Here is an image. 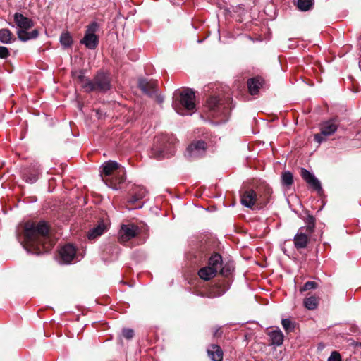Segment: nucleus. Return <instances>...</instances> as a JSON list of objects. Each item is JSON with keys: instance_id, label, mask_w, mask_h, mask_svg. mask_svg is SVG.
Segmentation results:
<instances>
[{"instance_id": "1", "label": "nucleus", "mask_w": 361, "mask_h": 361, "mask_svg": "<svg viewBox=\"0 0 361 361\" xmlns=\"http://www.w3.org/2000/svg\"><path fill=\"white\" fill-rule=\"evenodd\" d=\"M16 235L28 252L36 255L49 251L54 245V240L49 235V227L44 221L38 224L26 222L18 227Z\"/></svg>"}, {"instance_id": "2", "label": "nucleus", "mask_w": 361, "mask_h": 361, "mask_svg": "<svg viewBox=\"0 0 361 361\" xmlns=\"http://www.w3.org/2000/svg\"><path fill=\"white\" fill-rule=\"evenodd\" d=\"M173 98V108L180 115H185V110L191 111L195 109V92L191 89L176 90Z\"/></svg>"}, {"instance_id": "3", "label": "nucleus", "mask_w": 361, "mask_h": 361, "mask_svg": "<svg viewBox=\"0 0 361 361\" xmlns=\"http://www.w3.org/2000/svg\"><path fill=\"white\" fill-rule=\"evenodd\" d=\"M229 98L220 99L217 97H210L207 100V108L210 116L219 118V122L227 121L231 107L228 103Z\"/></svg>"}, {"instance_id": "4", "label": "nucleus", "mask_w": 361, "mask_h": 361, "mask_svg": "<svg viewBox=\"0 0 361 361\" xmlns=\"http://www.w3.org/2000/svg\"><path fill=\"white\" fill-rule=\"evenodd\" d=\"M171 145L172 142L168 135H161L156 137L152 147L151 156L157 159L169 157L171 154Z\"/></svg>"}, {"instance_id": "5", "label": "nucleus", "mask_w": 361, "mask_h": 361, "mask_svg": "<svg viewBox=\"0 0 361 361\" xmlns=\"http://www.w3.org/2000/svg\"><path fill=\"white\" fill-rule=\"evenodd\" d=\"M111 88V78L109 74L99 71L88 85V92L105 93Z\"/></svg>"}, {"instance_id": "6", "label": "nucleus", "mask_w": 361, "mask_h": 361, "mask_svg": "<svg viewBox=\"0 0 361 361\" xmlns=\"http://www.w3.org/2000/svg\"><path fill=\"white\" fill-rule=\"evenodd\" d=\"M98 27L99 25L96 22H92L87 26L85 36L80 41V43L84 44L87 49H94L98 46L99 39L95 35Z\"/></svg>"}, {"instance_id": "7", "label": "nucleus", "mask_w": 361, "mask_h": 361, "mask_svg": "<svg viewBox=\"0 0 361 361\" xmlns=\"http://www.w3.org/2000/svg\"><path fill=\"white\" fill-rule=\"evenodd\" d=\"M338 123L336 119H330L321 123L320 133L314 135V140L318 143L325 141L324 137L332 135L337 130Z\"/></svg>"}, {"instance_id": "8", "label": "nucleus", "mask_w": 361, "mask_h": 361, "mask_svg": "<svg viewBox=\"0 0 361 361\" xmlns=\"http://www.w3.org/2000/svg\"><path fill=\"white\" fill-rule=\"evenodd\" d=\"M207 145L202 140L192 142L187 148L188 156L191 159H196L202 157L206 152Z\"/></svg>"}, {"instance_id": "9", "label": "nucleus", "mask_w": 361, "mask_h": 361, "mask_svg": "<svg viewBox=\"0 0 361 361\" xmlns=\"http://www.w3.org/2000/svg\"><path fill=\"white\" fill-rule=\"evenodd\" d=\"M137 233V228L133 224L122 225L118 233L121 243H126L135 238Z\"/></svg>"}, {"instance_id": "10", "label": "nucleus", "mask_w": 361, "mask_h": 361, "mask_svg": "<svg viewBox=\"0 0 361 361\" xmlns=\"http://www.w3.org/2000/svg\"><path fill=\"white\" fill-rule=\"evenodd\" d=\"M138 87L145 94L152 97L157 93V82L154 80L140 78L138 80Z\"/></svg>"}, {"instance_id": "11", "label": "nucleus", "mask_w": 361, "mask_h": 361, "mask_svg": "<svg viewBox=\"0 0 361 361\" xmlns=\"http://www.w3.org/2000/svg\"><path fill=\"white\" fill-rule=\"evenodd\" d=\"M76 250L75 247L71 244H67L62 247L59 254L61 262L64 264L71 263L75 257Z\"/></svg>"}, {"instance_id": "12", "label": "nucleus", "mask_w": 361, "mask_h": 361, "mask_svg": "<svg viewBox=\"0 0 361 361\" xmlns=\"http://www.w3.org/2000/svg\"><path fill=\"white\" fill-rule=\"evenodd\" d=\"M300 176L307 182V183L312 186L314 190L318 192L322 190L321 183L313 173H310L307 169L302 168L300 170Z\"/></svg>"}, {"instance_id": "13", "label": "nucleus", "mask_w": 361, "mask_h": 361, "mask_svg": "<svg viewBox=\"0 0 361 361\" xmlns=\"http://www.w3.org/2000/svg\"><path fill=\"white\" fill-rule=\"evenodd\" d=\"M39 174V166L36 164L25 169L23 176L27 183H34L38 180Z\"/></svg>"}, {"instance_id": "14", "label": "nucleus", "mask_w": 361, "mask_h": 361, "mask_svg": "<svg viewBox=\"0 0 361 361\" xmlns=\"http://www.w3.org/2000/svg\"><path fill=\"white\" fill-rule=\"evenodd\" d=\"M14 22L16 24V25L19 27L18 30L27 31V30L31 28L33 26V23L32 20L19 13H15Z\"/></svg>"}, {"instance_id": "15", "label": "nucleus", "mask_w": 361, "mask_h": 361, "mask_svg": "<svg viewBox=\"0 0 361 361\" xmlns=\"http://www.w3.org/2000/svg\"><path fill=\"white\" fill-rule=\"evenodd\" d=\"M208 357L212 361H222L224 353L221 348L216 344H211L207 349Z\"/></svg>"}, {"instance_id": "16", "label": "nucleus", "mask_w": 361, "mask_h": 361, "mask_svg": "<svg viewBox=\"0 0 361 361\" xmlns=\"http://www.w3.org/2000/svg\"><path fill=\"white\" fill-rule=\"evenodd\" d=\"M257 201V194L252 190H246L241 196V203L247 208H252Z\"/></svg>"}, {"instance_id": "17", "label": "nucleus", "mask_w": 361, "mask_h": 361, "mask_svg": "<svg viewBox=\"0 0 361 361\" xmlns=\"http://www.w3.org/2000/svg\"><path fill=\"white\" fill-rule=\"evenodd\" d=\"M106 231V224H105L104 221H100L96 226L89 231L87 238L89 240H94Z\"/></svg>"}, {"instance_id": "18", "label": "nucleus", "mask_w": 361, "mask_h": 361, "mask_svg": "<svg viewBox=\"0 0 361 361\" xmlns=\"http://www.w3.org/2000/svg\"><path fill=\"white\" fill-rule=\"evenodd\" d=\"M303 229L304 228H300V231L294 237V244L298 249L305 248L309 242L307 235L302 232Z\"/></svg>"}, {"instance_id": "19", "label": "nucleus", "mask_w": 361, "mask_h": 361, "mask_svg": "<svg viewBox=\"0 0 361 361\" xmlns=\"http://www.w3.org/2000/svg\"><path fill=\"white\" fill-rule=\"evenodd\" d=\"M262 86V80L260 78H254L248 80L247 87L252 95L257 94Z\"/></svg>"}, {"instance_id": "20", "label": "nucleus", "mask_w": 361, "mask_h": 361, "mask_svg": "<svg viewBox=\"0 0 361 361\" xmlns=\"http://www.w3.org/2000/svg\"><path fill=\"white\" fill-rule=\"evenodd\" d=\"M267 334L270 337L272 345L279 346L283 344L284 336L280 329L269 331Z\"/></svg>"}, {"instance_id": "21", "label": "nucleus", "mask_w": 361, "mask_h": 361, "mask_svg": "<svg viewBox=\"0 0 361 361\" xmlns=\"http://www.w3.org/2000/svg\"><path fill=\"white\" fill-rule=\"evenodd\" d=\"M221 256L219 254L216 253L209 258L208 265L206 267H210L212 269H214L215 270V273L217 274V272H219V269H221Z\"/></svg>"}, {"instance_id": "22", "label": "nucleus", "mask_w": 361, "mask_h": 361, "mask_svg": "<svg viewBox=\"0 0 361 361\" xmlns=\"http://www.w3.org/2000/svg\"><path fill=\"white\" fill-rule=\"evenodd\" d=\"M18 38L23 42L27 41L29 39H35L39 35V32L37 30H33L32 31L28 32L25 30H18L17 32Z\"/></svg>"}, {"instance_id": "23", "label": "nucleus", "mask_w": 361, "mask_h": 361, "mask_svg": "<svg viewBox=\"0 0 361 361\" xmlns=\"http://www.w3.org/2000/svg\"><path fill=\"white\" fill-rule=\"evenodd\" d=\"M119 169L120 165L115 161H109L102 165V172L106 176H110L114 171Z\"/></svg>"}, {"instance_id": "24", "label": "nucleus", "mask_w": 361, "mask_h": 361, "mask_svg": "<svg viewBox=\"0 0 361 361\" xmlns=\"http://www.w3.org/2000/svg\"><path fill=\"white\" fill-rule=\"evenodd\" d=\"M216 274L214 269H212V268L207 267L201 268L198 271L199 276L204 281L210 280L214 277Z\"/></svg>"}, {"instance_id": "25", "label": "nucleus", "mask_w": 361, "mask_h": 361, "mask_svg": "<svg viewBox=\"0 0 361 361\" xmlns=\"http://www.w3.org/2000/svg\"><path fill=\"white\" fill-rule=\"evenodd\" d=\"M85 71L80 70L78 72H75L74 75L77 78L78 82L81 84L82 87L85 90V91L88 92V85L90 83L91 80L86 78L85 75Z\"/></svg>"}, {"instance_id": "26", "label": "nucleus", "mask_w": 361, "mask_h": 361, "mask_svg": "<svg viewBox=\"0 0 361 361\" xmlns=\"http://www.w3.org/2000/svg\"><path fill=\"white\" fill-rule=\"evenodd\" d=\"M14 39H13L12 32L7 28L0 30V42L4 44H10Z\"/></svg>"}, {"instance_id": "27", "label": "nucleus", "mask_w": 361, "mask_h": 361, "mask_svg": "<svg viewBox=\"0 0 361 361\" xmlns=\"http://www.w3.org/2000/svg\"><path fill=\"white\" fill-rule=\"evenodd\" d=\"M306 224L305 229L309 234L313 233L315 228V218L312 215H307L305 219Z\"/></svg>"}, {"instance_id": "28", "label": "nucleus", "mask_w": 361, "mask_h": 361, "mask_svg": "<svg viewBox=\"0 0 361 361\" xmlns=\"http://www.w3.org/2000/svg\"><path fill=\"white\" fill-rule=\"evenodd\" d=\"M282 184L287 187L290 186L293 183V176L290 171H285L281 175Z\"/></svg>"}, {"instance_id": "29", "label": "nucleus", "mask_w": 361, "mask_h": 361, "mask_svg": "<svg viewBox=\"0 0 361 361\" xmlns=\"http://www.w3.org/2000/svg\"><path fill=\"white\" fill-rule=\"evenodd\" d=\"M318 305L316 297L311 296L304 300V305L308 310H314Z\"/></svg>"}, {"instance_id": "30", "label": "nucleus", "mask_w": 361, "mask_h": 361, "mask_svg": "<svg viewBox=\"0 0 361 361\" xmlns=\"http://www.w3.org/2000/svg\"><path fill=\"white\" fill-rule=\"evenodd\" d=\"M60 42L62 46H63L65 48H67L71 46L73 39L68 32H63L61 35Z\"/></svg>"}, {"instance_id": "31", "label": "nucleus", "mask_w": 361, "mask_h": 361, "mask_svg": "<svg viewBox=\"0 0 361 361\" xmlns=\"http://www.w3.org/2000/svg\"><path fill=\"white\" fill-rule=\"evenodd\" d=\"M312 6V0H298L297 6L302 11H307Z\"/></svg>"}, {"instance_id": "32", "label": "nucleus", "mask_w": 361, "mask_h": 361, "mask_svg": "<svg viewBox=\"0 0 361 361\" xmlns=\"http://www.w3.org/2000/svg\"><path fill=\"white\" fill-rule=\"evenodd\" d=\"M282 326L285 331L288 333L292 331L294 329V326L289 319H284L281 322Z\"/></svg>"}, {"instance_id": "33", "label": "nucleus", "mask_w": 361, "mask_h": 361, "mask_svg": "<svg viewBox=\"0 0 361 361\" xmlns=\"http://www.w3.org/2000/svg\"><path fill=\"white\" fill-rule=\"evenodd\" d=\"M317 287V283L314 281H307L306 282L302 288H301L300 291H306L308 290L315 289Z\"/></svg>"}, {"instance_id": "34", "label": "nucleus", "mask_w": 361, "mask_h": 361, "mask_svg": "<svg viewBox=\"0 0 361 361\" xmlns=\"http://www.w3.org/2000/svg\"><path fill=\"white\" fill-rule=\"evenodd\" d=\"M233 267L231 266L225 265L223 267L221 266L219 271L221 275L228 276L231 273Z\"/></svg>"}, {"instance_id": "35", "label": "nucleus", "mask_w": 361, "mask_h": 361, "mask_svg": "<svg viewBox=\"0 0 361 361\" xmlns=\"http://www.w3.org/2000/svg\"><path fill=\"white\" fill-rule=\"evenodd\" d=\"M122 334L123 336L126 339H131L134 336V331L131 329H123L122 331Z\"/></svg>"}, {"instance_id": "36", "label": "nucleus", "mask_w": 361, "mask_h": 361, "mask_svg": "<svg viewBox=\"0 0 361 361\" xmlns=\"http://www.w3.org/2000/svg\"><path fill=\"white\" fill-rule=\"evenodd\" d=\"M328 361H341V355L336 351H333L328 358Z\"/></svg>"}, {"instance_id": "37", "label": "nucleus", "mask_w": 361, "mask_h": 361, "mask_svg": "<svg viewBox=\"0 0 361 361\" xmlns=\"http://www.w3.org/2000/svg\"><path fill=\"white\" fill-rule=\"evenodd\" d=\"M9 56L8 49L6 47L0 46V58L6 59Z\"/></svg>"}, {"instance_id": "38", "label": "nucleus", "mask_w": 361, "mask_h": 361, "mask_svg": "<svg viewBox=\"0 0 361 361\" xmlns=\"http://www.w3.org/2000/svg\"><path fill=\"white\" fill-rule=\"evenodd\" d=\"M142 198L143 195H134L129 199L128 202L131 204H133Z\"/></svg>"}, {"instance_id": "39", "label": "nucleus", "mask_w": 361, "mask_h": 361, "mask_svg": "<svg viewBox=\"0 0 361 361\" xmlns=\"http://www.w3.org/2000/svg\"><path fill=\"white\" fill-rule=\"evenodd\" d=\"M146 190L144 188H140L137 192H136L135 195H143V197L146 195Z\"/></svg>"}, {"instance_id": "40", "label": "nucleus", "mask_w": 361, "mask_h": 361, "mask_svg": "<svg viewBox=\"0 0 361 361\" xmlns=\"http://www.w3.org/2000/svg\"><path fill=\"white\" fill-rule=\"evenodd\" d=\"M125 180V178L123 175H118V180H116L118 183H121Z\"/></svg>"}, {"instance_id": "41", "label": "nucleus", "mask_w": 361, "mask_h": 361, "mask_svg": "<svg viewBox=\"0 0 361 361\" xmlns=\"http://www.w3.org/2000/svg\"><path fill=\"white\" fill-rule=\"evenodd\" d=\"M157 101L159 103H162L164 102V98L161 96H157Z\"/></svg>"}, {"instance_id": "42", "label": "nucleus", "mask_w": 361, "mask_h": 361, "mask_svg": "<svg viewBox=\"0 0 361 361\" xmlns=\"http://www.w3.org/2000/svg\"><path fill=\"white\" fill-rule=\"evenodd\" d=\"M266 192L267 195H270L271 194V189L269 188V187H266Z\"/></svg>"}, {"instance_id": "43", "label": "nucleus", "mask_w": 361, "mask_h": 361, "mask_svg": "<svg viewBox=\"0 0 361 361\" xmlns=\"http://www.w3.org/2000/svg\"><path fill=\"white\" fill-rule=\"evenodd\" d=\"M359 67H360V68L361 70V60L359 61Z\"/></svg>"}]
</instances>
